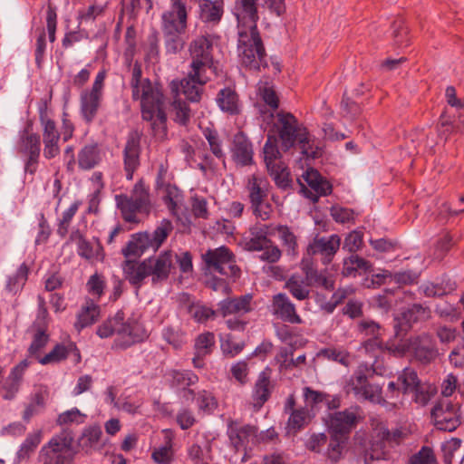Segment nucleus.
Masks as SVG:
<instances>
[{"instance_id":"obj_3","label":"nucleus","mask_w":464,"mask_h":464,"mask_svg":"<svg viewBox=\"0 0 464 464\" xmlns=\"http://www.w3.org/2000/svg\"><path fill=\"white\" fill-rule=\"evenodd\" d=\"M74 438L69 430H63L53 436L39 451L42 464H73L77 451L73 448Z\"/></svg>"},{"instance_id":"obj_41","label":"nucleus","mask_w":464,"mask_h":464,"mask_svg":"<svg viewBox=\"0 0 464 464\" xmlns=\"http://www.w3.org/2000/svg\"><path fill=\"white\" fill-rule=\"evenodd\" d=\"M182 93L190 102H199L203 93V86L189 74L182 79Z\"/></svg>"},{"instance_id":"obj_15","label":"nucleus","mask_w":464,"mask_h":464,"mask_svg":"<svg viewBox=\"0 0 464 464\" xmlns=\"http://www.w3.org/2000/svg\"><path fill=\"white\" fill-rule=\"evenodd\" d=\"M272 370L267 366L262 371L255 383L253 389L254 405L260 409L270 398L274 389V383L271 382Z\"/></svg>"},{"instance_id":"obj_63","label":"nucleus","mask_w":464,"mask_h":464,"mask_svg":"<svg viewBox=\"0 0 464 464\" xmlns=\"http://www.w3.org/2000/svg\"><path fill=\"white\" fill-rule=\"evenodd\" d=\"M370 245L372 248L378 252L387 253L395 250L399 243L396 240H391L388 238L371 239Z\"/></svg>"},{"instance_id":"obj_52","label":"nucleus","mask_w":464,"mask_h":464,"mask_svg":"<svg viewBox=\"0 0 464 464\" xmlns=\"http://www.w3.org/2000/svg\"><path fill=\"white\" fill-rule=\"evenodd\" d=\"M215 345V335L211 332L200 334L195 340L194 348L196 352L202 353L207 355L211 353L212 347Z\"/></svg>"},{"instance_id":"obj_46","label":"nucleus","mask_w":464,"mask_h":464,"mask_svg":"<svg viewBox=\"0 0 464 464\" xmlns=\"http://www.w3.org/2000/svg\"><path fill=\"white\" fill-rule=\"evenodd\" d=\"M44 407L45 399L44 393L42 392H35L31 398V402L27 405L24 411V420L28 422L33 416L38 414L41 410L44 409Z\"/></svg>"},{"instance_id":"obj_57","label":"nucleus","mask_w":464,"mask_h":464,"mask_svg":"<svg viewBox=\"0 0 464 464\" xmlns=\"http://www.w3.org/2000/svg\"><path fill=\"white\" fill-rule=\"evenodd\" d=\"M362 246V234L360 231L353 230L345 237L343 248L348 250L351 254L360 249Z\"/></svg>"},{"instance_id":"obj_31","label":"nucleus","mask_w":464,"mask_h":464,"mask_svg":"<svg viewBox=\"0 0 464 464\" xmlns=\"http://www.w3.org/2000/svg\"><path fill=\"white\" fill-rule=\"evenodd\" d=\"M212 42L206 36H201L194 40L190 45V53L192 61H201L205 63H212L211 54Z\"/></svg>"},{"instance_id":"obj_8","label":"nucleus","mask_w":464,"mask_h":464,"mask_svg":"<svg viewBox=\"0 0 464 464\" xmlns=\"http://www.w3.org/2000/svg\"><path fill=\"white\" fill-rule=\"evenodd\" d=\"M278 122L281 124L279 137L282 140V149L288 151L295 147V142L308 143L310 141L309 132L305 127L298 125L296 118L290 112H278Z\"/></svg>"},{"instance_id":"obj_21","label":"nucleus","mask_w":464,"mask_h":464,"mask_svg":"<svg viewBox=\"0 0 464 464\" xmlns=\"http://www.w3.org/2000/svg\"><path fill=\"white\" fill-rule=\"evenodd\" d=\"M70 350H74L75 352H77V362H80L81 353L80 350L77 348L76 343L73 342H69L67 345L63 343H57L50 353H48L42 358H38V362L43 365L60 362L68 358L70 354Z\"/></svg>"},{"instance_id":"obj_10","label":"nucleus","mask_w":464,"mask_h":464,"mask_svg":"<svg viewBox=\"0 0 464 464\" xmlns=\"http://www.w3.org/2000/svg\"><path fill=\"white\" fill-rule=\"evenodd\" d=\"M359 407H351L341 411L328 413L325 425L330 435L349 438L350 433L359 423L361 417L357 414Z\"/></svg>"},{"instance_id":"obj_43","label":"nucleus","mask_w":464,"mask_h":464,"mask_svg":"<svg viewBox=\"0 0 464 464\" xmlns=\"http://www.w3.org/2000/svg\"><path fill=\"white\" fill-rule=\"evenodd\" d=\"M170 386L181 390L189 387L198 381V377L191 371H177L170 372Z\"/></svg>"},{"instance_id":"obj_35","label":"nucleus","mask_w":464,"mask_h":464,"mask_svg":"<svg viewBox=\"0 0 464 464\" xmlns=\"http://www.w3.org/2000/svg\"><path fill=\"white\" fill-rule=\"evenodd\" d=\"M48 102L41 100L39 103V120L44 125V140H59L60 134L56 130L55 122L47 118Z\"/></svg>"},{"instance_id":"obj_1","label":"nucleus","mask_w":464,"mask_h":464,"mask_svg":"<svg viewBox=\"0 0 464 464\" xmlns=\"http://www.w3.org/2000/svg\"><path fill=\"white\" fill-rule=\"evenodd\" d=\"M236 11L238 24L248 28V32H238V51L242 65L251 71L267 68L266 49L257 28V0H237Z\"/></svg>"},{"instance_id":"obj_49","label":"nucleus","mask_w":464,"mask_h":464,"mask_svg":"<svg viewBox=\"0 0 464 464\" xmlns=\"http://www.w3.org/2000/svg\"><path fill=\"white\" fill-rule=\"evenodd\" d=\"M188 313L198 323H205L208 319H214L218 314V310H213L206 305L194 304L189 305Z\"/></svg>"},{"instance_id":"obj_33","label":"nucleus","mask_w":464,"mask_h":464,"mask_svg":"<svg viewBox=\"0 0 464 464\" xmlns=\"http://www.w3.org/2000/svg\"><path fill=\"white\" fill-rule=\"evenodd\" d=\"M42 431L29 433L15 455V463L28 460L41 442Z\"/></svg>"},{"instance_id":"obj_39","label":"nucleus","mask_w":464,"mask_h":464,"mask_svg":"<svg viewBox=\"0 0 464 464\" xmlns=\"http://www.w3.org/2000/svg\"><path fill=\"white\" fill-rule=\"evenodd\" d=\"M266 169L278 188L287 190L292 188L293 180L290 176V171L284 163L280 162L278 165H276L275 168Z\"/></svg>"},{"instance_id":"obj_24","label":"nucleus","mask_w":464,"mask_h":464,"mask_svg":"<svg viewBox=\"0 0 464 464\" xmlns=\"http://www.w3.org/2000/svg\"><path fill=\"white\" fill-rule=\"evenodd\" d=\"M303 177L308 186L318 195L325 197L332 193L333 185L317 169H308Z\"/></svg>"},{"instance_id":"obj_50","label":"nucleus","mask_w":464,"mask_h":464,"mask_svg":"<svg viewBox=\"0 0 464 464\" xmlns=\"http://www.w3.org/2000/svg\"><path fill=\"white\" fill-rule=\"evenodd\" d=\"M341 108L345 113L344 116L350 120H355L362 113V108L360 104L349 97L346 92H344L343 94Z\"/></svg>"},{"instance_id":"obj_20","label":"nucleus","mask_w":464,"mask_h":464,"mask_svg":"<svg viewBox=\"0 0 464 464\" xmlns=\"http://www.w3.org/2000/svg\"><path fill=\"white\" fill-rule=\"evenodd\" d=\"M164 95L161 90L155 86L148 95L141 94V117L143 121H152L155 114V107L163 105Z\"/></svg>"},{"instance_id":"obj_56","label":"nucleus","mask_w":464,"mask_h":464,"mask_svg":"<svg viewBox=\"0 0 464 464\" xmlns=\"http://www.w3.org/2000/svg\"><path fill=\"white\" fill-rule=\"evenodd\" d=\"M285 287L287 288L291 295L297 300L303 301L309 297L310 291L303 287L293 276L285 282Z\"/></svg>"},{"instance_id":"obj_36","label":"nucleus","mask_w":464,"mask_h":464,"mask_svg":"<svg viewBox=\"0 0 464 464\" xmlns=\"http://www.w3.org/2000/svg\"><path fill=\"white\" fill-rule=\"evenodd\" d=\"M392 35L394 44L399 48L406 47L410 44L409 27L404 18L397 17L391 25Z\"/></svg>"},{"instance_id":"obj_7","label":"nucleus","mask_w":464,"mask_h":464,"mask_svg":"<svg viewBox=\"0 0 464 464\" xmlns=\"http://www.w3.org/2000/svg\"><path fill=\"white\" fill-rule=\"evenodd\" d=\"M430 417L437 430L452 432L461 423L460 405L440 399L433 405Z\"/></svg>"},{"instance_id":"obj_48","label":"nucleus","mask_w":464,"mask_h":464,"mask_svg":"<svg viewBox=\"0 0 464 464\" xmlns=\"http://www.w3.org/2000/svg\"><path fill=\"white\" fill-rule=\"evenodd\" d=\"M163 201L168 208L173 212L178 208V202L182 199L183 193L175 184L168 183L164 188Z\"/></svg>"},{"instance_id":"obj_29","label":"nucleus","mask_w":464,"mask_h":464,"mask_svg":"<svg viewBox=\"0 0 464 464\" xmlns=\"http://www.w3.org/2000/svg\"><path fill=\"white\" fill-rule=\"evenodd\" d=\"M101 98L88 93L87 91L81 94V114L87 124H90L95 119L100 107Z\"/></svg>"},{"instance_id":"obj_19","label":"nucleus","mask_w":464,"mask_h":464,"mask_svg":"<svg viewBox=\"0 0 464 464\" xmlns=\"http://www.w3.org/2000/svg\"><path fill=\"white\" fill-rule=\"evenodd\" d=\"M341 243V238L338 235H332L327 237H315L307 247L308 256L316 254L322 255H334L338 250Z\"/></svg>"},{"instance_id":"obj_2","label":"nucleus","mask_w":464,"mask_h":464,"mask_svg":"<svg viewBox=\"0 0 464 464\" xmlns=\"http://www.w3.org/2000/svg\"><path fill=\"white\" fill-rule=\"evenodd\" d=\"M398 339L399 343H397L392 338L389 339L385 343L384 348L393 354L404 355L411 353L422 364L430 363L438 355L435 342L429 334H422L406 340Z\"/></svg>"},{"instance_id":"obj_54","label":"nucleus","mask_w":464,"mask_h":464,"mask_svg":"<svg viewBox=\"0 0 464 464\" xmlns=\"http://www.w3.org/2000/svg\"><path fill=\"white\" fill-rule=\"evenodd\" d=\"M410 464H436L432 449L427 446L421 447L419 452L411 457Z\"/></svg>"},{"instance_id":"obj_4","label":"nucleus","mask_w":464,"mask_h":464,"mask_svg":"<svg viewBox=\"0 0 464 464\" xmlns=\"http://www.w3.org/2000/svg\"><path fill=\"white\" fill-rule=\"evenodd\" d=\"M172 229L171 221L163 219L152 234L147 231L132 234L126 246L121 249V254L125 257H140L150 247L157 251L168 238Z\"/></svg>"},{"instance_id":"obj_60","label":"nucleus","mask_w":464,"mask_h":464,"mask_svg":"<svg viewBox=\"0 0 464 464\" xmlns=\"http://www.w3.org/2000/svg\"><path fill=\"white\" fill-rule=\"evenodd\" d=\"M331 216L337 223H347L353 220L354 211L351 208H343L340 206H333L330 209Z\"/></svg>"},{"instance_id":"obj_6","label":"nucleus","mask_w":464,"mask_h":464,"mask_svg":"<svg viewBox=\"0 0 464 464\" xmlns=\"http://www.w3.org/2000/svg\"><path fill=\"white\" fill-rule=\"evenodd\" d=\"M202 260L205 263L206 268L211 272L233 277L235 280L240 277L241 270L235 264L236 256L226 246L207 250L202 255Z\"/></svg>"},{"instance_id":"obj_64","label":"nucleus","mask_w":464,"mask_h":464,"mask_svg":"<svg viewBox=\"0 0 464 464\" xmlns=\"http://www.w3.org/2000/svg\"><path fill=\"white\" fill-rule=\"evenodd\" d=\"M435 285H438L437 289L440 290L442 296L452 293L457 288V283L448 275H442L437 278Z\"/></svg>"},{"instance_id":"obj_27","label":"nucleus","mask_w":464,"mask_h":464,"mask_svg":"<svg viewBox=\"0 0 464 464\" xmlns=\"http://www.w3.org/2000/svg\"><path fill=\"white\" fill-rule=\"evenodd\" d=\"M257 429L252 425H244L242 427L234 426V422L228 425L227 435L232 445L238 450L240 447L248 443L250 436H256Z\"/></svg>"},{"instance_id":"obj_26","label":"nucleus","mask_w":464,"mask_h":464,"mask_svg":"<svg viewBox=\"0 0 464 464\" xmlns=\"http://www.w3.org/2000/svg\"><path fill=\"white\" fill-rule=\"evenodd\" d=\"M219 109L230 115H237L240 112L238 106V95L235 90L226 87L221 89L216 98Z\"/></svg>"},{"instance_id":"obj_18","label":"nucleus","mask_w":464,"mask_h":464,"mask_svg":"<svg viewBox=\"0 0 464 464\" xmlns=\"http://www.w3.org/2000/svg\"><path fill=\"white\" fill-rule=\"evenodd\" d=\"M247 188L249 190V200L252 205L255 216L260 218L262 220L268 219L269 212L260 214V206H262L263 201L265 198H266L267 194L265 190L262 189L260 183L258 182V178L256 175H253L249 179Z\"/></svg>"},{"instance_id":"obj_23","label":"nucleus","mask_w":464,"mask_h":464,"mask_svg":"<svg viewBox=\"0 0 464 464\" xmlns=\"http://www.w3.org/2000/svg\"><path fill=\"white\" fill-rule=\"evenodd\" d=\"M140 154V137L137 132L128 135L123 150L124 167L139 168Z\"/></svg>"},{"instance_id":"obj_25","label":"nucleus","mask_w":464,"mask_h":464,"mask_svg":"<svg viewBox=\"0 0 464 464\" xmlns=\"http://www.w3.org/2000/svg\"><path fill=\"white\" fill-rule=\"evenodd\" d=\"M101 160V151L97 143L86 144L78 152V166L81 169H92Z\"/></svg>"},{"instance_id":"obj_55","label":"nucleus","mask_w":464,"mask_h":464,"mask_svg":"<svg viewBox=\"0 0 464 464\" xmlns=\"http://www.w3.org/2000/svg\"><path fill=\"white\" fill-rule=\"evenodd\" d=\"M49 335L44 329H38L34 335L33 341L28 348L31 355H36L48 343Z\"/></svg>"},{"instance_id":"obj_61","label":"nucleus","mask_w":464,"mask_h":464,"mask_svg":"<svg viewBox=\"0 0 464 464\" xmlns=\"http://www.w3.org/2000/svg\"><path fill=\"white\" fill-rule=\"evenodd\" d=\"M86 285L90 294L100 297L103 294L105 282L102 275L95 273L91 276Z\"/></svg>"},{"instance_id":"obj_62","label":"nucleus","mask_w":464,"mask_h":464,"mask_svg":"<svg viewBox=\"0 0 464 464\" xmlns=\"http://www.w3.org/2000/svg\"><path fill=\"white\" fill-rule=\"evenodd\" d=\"M198 406L200 410L210 412L217 407V401L210 392L202 391L198 393Z\"/></svg>"},{"instance_id":"obj_34","label":"nucleus","mask_w":464,"mask_h":464,"mask_svg":"<svg viewBox=\"0 0 464 464\" xmlns=\"http://www.w3.org/2000/svg\"><path fill=\"white\" fill-rule=\"evenodd\" d=\"M19 152L31 157V160L40 157L41 138L37 133H31L20 136Z\"/></svg>"},{"instance_id":"obj_45","label":"nucleus","mask_w":464,"mask_h":464,"mask_svg":"<svg viewBox=\"0 0 464 464\" xmlns=\"http://www.w3.org/2000/svg\"><path fill=\"white\" fill-rule=\"evenodd\" d=\"M190 67L192 71L188 72L192 78L198 81L200 86H204L210 79L206 75L207 68L211 69L213 72L217 73V67L212 63H205L201 61H192Z\"/></svg>"},{"instance_id":"obj_37","label":"nucleus","mask_w":464,"mask_h":464,"mask_svg":"<svg viewBox=\"0 0 464 464\" xmlns=\"http://www.w3.org/2000/svg\"><path fill=\"white\" fill-rule=\"evenodd\" d=\"M419 379L418 373L414 369L410 367L404 368L397 376L401 393L403 395L411 394L412 390L417 387Z\"/></svg>"},{"instance_id":"obj_5","label":"nucleus","mask_w":464,"mask_h":464,"mask_svg":"<svg viewBox=\"0 0 464 464\" xmlns=\"http://www.w3.org/2000/svg\"><path fill=\"white\" fill-rule=\"evenodd\" d=\"M178 21L175 17L174 11L163 13L162 33L167 53L176 54L179 53L185 45L183 34L187 28V10L182 6H179V14H177Z\"/></svg>"},{"instance_id":"obj_32","label":"nucleus","mask_w":464,"mask_h":464,"mask_svg":"<svg viewBox=\"0 0 464 464\" xmlns=\"http://www.w3.org/2000/svg\"><path fill=\"white\" fill-rule=\"evenodd\" d=\"M100 316V306L88 300L85 306H82L81 313L77 315V321L74 324L78 331L94 324Z\"/></svg>"},{"instance_id":"obj_14","label":"nucleus","mask_w":464,"mask_h":464,"mask_svg":"<svg viewBox=\"0 0 464 464\" xmlns=\"http://www.w3.org/2000/svg\"><path fill=\"white\" fill-rule=\"evenodd\" d=\"M373 272V265L357 254H351L343 262L342 275L344 277H365Z\"/></svg>"},{"instance_id":"obj_22","label":"nucleus","mask_w":464,"mask_h":464,"mask_svg":"<svg viewBox=\"0 0 464 464\" xmlns=\"http://www.w3.org/2000/svg\"><path fill=\"white\" fill-rule=\"evenodd\" d=\"M172 266L171 251H163L157 258L154 257L152 263L153 277L151 282L153 285L165 281L169 278L170 268Z\"/></svg>"},{"instance_id":"obj_51","label":"nucleus","mask_w":464,"mask_h":464,"mask_svg":"<svg viewBox=\"0 0 464 464\" xmlns=\"http://www.w3.org/2000/svg\"><path fill=\"white\" fill-rule=\"evenodd\" d=\"M175 110L174 121L181 126H187L190 121V108L186 102L175 100L172 103Z\"/></svg>"},{"instance_id":"obj_17","label":"nucleus","mask_w":464,"mask_h":464,"mask_svg":"<svg viewBox=\"0 0 464 464\" xmlns=\"http://www.w3.org/2000/svg\"><path fill=\"white\" fill-rule=\"evenodd\" d=\"M115 199L117 208L121 210V216L126 222L138 223L139 219L136 217L137 212H150V208H146L141 200H137L127 195H116Z\"/></svg>"},{"instance_id":"obj_12","label":"nucleus","mask_w":464,"mask_h":464,"mask_svg":"<svg viewBox=\"0 0 464 464\" xmlns=\"http://www.w3.org/2000/svg\"><path fill=\"white\" fill-rule=\"evenodd\" d=\"M231 154L233 161L239 167L254 164L253 144L243 131H238L234 135Z\"/></svg>"},{"instance_id":"obj_47","label":"nucleus","mask_w":464,"mask_h":464,"mask_svg":"<svg viewBox=\"0 0 464 464\" xmlns=\"http://www.w3.org/2000/svg\"><path fill=\"white\" fill-rule=\"evenodd\" d=\"M357 392L358 394L355 395L362 398L363 400L376 402L381 405H383L386 402L385 399L382 396V388L377 384L369 383Z\"/></svg>"},{"instance_id":"obj_11","label":"nucleus","mask_w":464,"mask_h":464,"mask_svg":"<svg viewBox=\"0 0 464 464\" xmlns=\"http://www.w3.org/2000/svg\"><path fill=\"white\" fill-rule=\"evenodd\" d=\"M301 267L305 275L307 286L323 287L327 291L335 289V278L332 274H328L327 269L319 271L314 266L312 257H304L301 262Z\"/></svg>"},{"instance_id":"obj_40","label":"nucleus","mask_w":464,"mask_h":464,"mask_svg":"<svg viewBox=\"0 0 464 464\" xmlns=\"http://www.w3.org/2000/svg\"><path fill=\"white\" fill-rule=\"evenodd\" d=\"M127 259L122 263V269L125 276V279L136 288L138 292L142 285L143 280L146 278L144 274L139 271L136 267L137 261L134 259Z\"/></svg>"},{"instance_id":"obj_59","label":"nucleus","mask_w":464,"mask_h":464,"mask_svg":"<svg viewBox=\"0 0 464 464\" xmlns=\"http://www.w3.org/2000/svg\"><path fill=\"white\" fill-rule=\"evenodd\" d=\"M259 94L264 102L272 110L276 111L278 109L279 98L273 87L267 85L259 87Z\"/></svg>"},{"instance_id":"obj_38","label":"nucleus","mask_w":464,"mask_h":464,"mask_svg":"<svg viewBox=\"0 0 464 464\" xmlns=\"http://www.w3.org/2000/svg\"><path fill=\"white\" fill-rule=\"evenodd\" d=\"M200 18L205 22L218 23L223 15V5L211 0H203L199 5Z\"/></svg>"},{"instance_id":"obj_16","label":"nucleus","mask_w":464,"mask_h":464,"mask_svg":"<svg viewBox=\"0 0 464 464\" xmlns=\"http://www.w3.org/2000/svg\"><path fill=\"white\" fill-rule=\"evenodd\" d=\"M252 298L253 296L251 294H246L239 297L225 298L218 303V312L223 317H226L229 314H246L252 310Z\"/></svg>"},{"instance_id":"obj_9","label":"nucleus","mask_w":464,"mask_h":464,"mask_svg":"<svg viewBox=\"0 0 464 464\" xmlns=\"http://www.w3.org/2000/svg\"><path fill=\"white\" fill-rule=\"evenodd\" d=\"M430 309L421 304H413L401 308L393 319L394 338H403L412 328L414 324L423 322L430 318Z\"/></svg>"},{"instance_id":"obj_28","label":"nucleus","mask_w":464,"mask_h":464,"mask_svg":"<svg viewBox=\"0 0 464 464\" xmlns=\"http://www.w3.org/2000/svg\"><path fill=\"white\" fill-rule=\"evenodd\" d=\"M459 115L453 118L447 116L445 113L441 114L440 118V126L438 131L440 136H445L451 133H463L464 132V113L459 110Z\"/></svg>"},{"instance_id":"obj_58","label":"nucleus","mask_w":464,"mask_h":464,"mask_svg":"<svg viewBox=\"0 0 464 464\" xmlns=\"http://www.w3.org/2000/svg\"><path fill=\"white\" fill-rule=\"evenodd\" d=\"M369 276L362 279L361 285L365 288H376L384 283V280L388 277H392V273L390 271H384L382 274H370Z\"/></svg>"},{"instance_id":"obj_44","label":"nucleus","mask_w":464,"mask_h":464,"mask_svg":"<svg viewBox=\"0 0 464 464\" xmlns=\"http://www.w3.org/2000/svg\"><path fill=\"white\" fill-rule=\"evenodd\" d=\"M264 160L266 169H273L278 163L275 160L281 158V152L277 147V140L272 135H268L267 140L263 148Z\"/></svg>"},{"instance_id":"obj_53","label":"nucleus","mask_w":464,"mask_h":464,"mask_svg":"<svg viewBox=\"0 0 464 464\" xmlns=\"http://www.w3.org/2000/svg\"><path fill=\"white\" fill-rule=\"evenodd\" d=\"M276 230L279 233L283 245L287 247L288 253L295 254L297 246L296 237L287 226L278 225Z\"/></svg>"},{"instance_id":"obj_30","label":"nucleus","mask_w":464,"mask_h":464,"mask_svg":"<svg viewBox=\"0 0 464 464\" xmlns=\"http://www.w3.org/2000/svg\"><path fill=\"white\" fill-rule=\"evenodd\" d=\"M102 436V430L100 426L93 425L85 428L82 435L77 440L76 447L73 446L74 450L78 452L76 448H80L86 452L90 449L98 448L99 441Z\"/></svg>"},{"instance_id":"obj_13","label":"nucleus","mask_w":464,"mask_h":464,"mask_svg":"<svg viewBox=\"0 0 464 464\" xmlns=\"http://www.w3.org/2000/svg\"><path fill=\"white\" fill-rule=\"evenodd\" d=\"M272 306L274 314L284 322L300 324L302 318L297 314L295 304L285 293H278L273 296Z\"/></svg>"},{"instance_id":"obj_42","label":"nucleus","mask_w":464,"mask_h":464,"mask_svg":"<svg viewBox=\"0 0 464 464\" xmlns=\"http://www.w3.org/2000/svg\"><path fill=\"white\" fill-rule=\"evenodd\" d=\"M117 332L119 334H126L136 343H141L148 337L145 329L137 321L130 319H128Z\"/></svg>"}]
</instances>
